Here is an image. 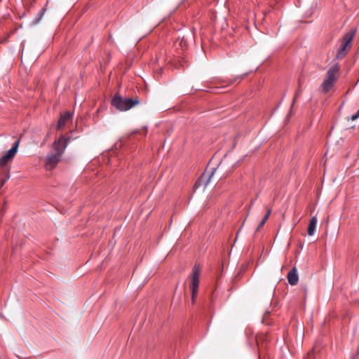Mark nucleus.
I'll list each match as a JSON object with an SVG mask.
<instances>
[{
	"instance_id": "nucleus-1",
	"label": "nucleus",
	"mask_w": 359,
	"mask_h": 359,
	"mask_svg": "<svg viewBox=\"0 0 359 359\" xmlns=\"http://www.w3.org/2000/svg\"><path fill=\"white\" fill-rule=\"evenodd\" d=\"M69 137L60 135L57 140L53 143V148L55 151V154H48L46 157L45 168L47 170L54 169L57 163L60 161L62 155L65 152L69 141Z\"/></svg>"
},
{
	"instance_id": "nucleus-10",
	"label": "nucleus",
	"mask_w": 359,
	"mask_h": 359,
	"mask_svg": "<svg viewBox=\"0 0 359 359\" xmlns=\"http://www.w3.org/2000/svg\"><path fill=\"white\" fill-rule=\"evenodd\" d=\"M318 219L316 217L313 216L311 217L309 227H308V234L309 236H313L315 233L316 225H317Z\"/></svg>"
},
{
	"instance_id": "nucleus-2",
	"label": "nucleus",
	"mask_w": 359,
	"mask_h": 359,
	"mask_svg": "<svg viewBox=\"0 0 359 359\" xmlns=\"http://www.w3.org/2000/svg\"><path fill=\"white\" fill-rule=\"evenodd\" d=\"M340 67L338 63L331 66L323 79L321 88L323 93L326 94L330 91L334 83L337 81L339 75Z\"/></svg>"
},
{
	"instance_id": "nucleus-8",
	"label": "nucleus",
	"mask_w": 359,
	"mask_h": 359,
	"mask_svg": "<svg viewBox=\"0 0 359 359\" xmlns=\"http://www.w3.org/2000/svg\"><path fill=\"white\" fill-rule=\"evenodd\" d=\"M287 280L291 285H295L299 280V276L296 267H293L287 273Z\"/></svg>"
},
{
	"instance_id": "nucleus-22",
	"label": "nucleus",
	"mask_w": 359,
	"mask_h": 359,
	"mask_svg": "<svg viewBox=\"0 0 359 359\" xmlns=\"http://www.w3.org/2000/svg\"><path fill=\"white\" fill-rule=\"evenodd\" d=\"M182 41H180V42L179 43V45L182 46Z\"/></svg>"
},
{
	"instance_id": "nucleus-7",
	"label": "nucleus",
	"mask_w": 359,
	"mask_h": 359,
	"mask_svg": "<svg viewBox=\"0 0 359 359\" xmlns=\"http://www.w3.org/2000/svg\"><path fill=\"white\" fill-rule=\"evenodd\" d=\"M72 116L73 114L69 111H66L64 114H61L57 122V129L60 130L63 128L66 123L72 119Z\"/></svg>"
},
{
	"instance_id": "nucleus-20",
	"label": "nucleus",
	"mask_w": 359,
	"mask_h": 359,
	"mask_svg": "<svg viewBox=\"0 0 359 359\" xmlns=\"http://www.w3.org/2000/svg\"><path fill=\"white\" fill-rule=\"evenodd\" d=\"M138 133H139V132H138V130H136L133 131V132L131 133V135H135V134H137Z\"/></svg>"
},
{
	"instance_id": "nucleus-19",
	"label": "nucleus",
	"mask_w": 359,
	"mask_h": 359,
	"mask_svg": "<svg viewBox=\"0 0 359 359\" xmlns=\"http://www.w3.org/2000/svg\"><path fill=\"white\" fill-rule=\"evenodd\" d=\"M243 77V76H238L233 81H230V83L237 82V81L239 82Z\"/></svg>"
},
{
	"instance_id": "nucleus-9",
	"label": "nucleus",
	"mask_w": 359,
	"mask_h": 359,
	"mask_svg": "<svg viewBox=\"0 0 359 359\" xmlns=\"http://www.w3.org/2000/svg\"><path fill=\"white\" fill-rule=\"evenodd\" d=\"M19 144L20 140L15 142L13 147L8 151H7L6 153H5L4 155L11 161L14 158L15 154L18 151Z\"/></svg>"
},
{
	"instance_id": "nucleus-11",
	"label": "nucleus",
	"mask_w": 359,
	"mask_h": 359,
	"mask_svg": "<svg viewBox=\"0 0 359 359\" xmlns=\"http://www.w3.org/2000/svg\"><path fill=\"white\" fill-rule=\"evenodd\" d=\"M266 213L264 215V217L262 218V219L261 220L260 223L259 224V225L257 228V230H256L257 231H258L261 228H262V226L264 225L266 222L268 220V219L271 213V209L270 208L266 207Z\"/></svg>"
},
{
	"instance_id": "nucleus-4",
	"label": "nucleus",
	"mask_w": 359,
	"mask_h": 359,
	"mask_svg": "<svg viewBox=\"0 0 359 359\" xmlns=\"http://www.w3.org/2000/svg\"><path fill=\"white\" fill-rule=\"evenodd\" d=\"M137 98H123L119 94H115L111 99V104L119 111H127L139 104Z\"/></svg>"
},
{
	"instance_id": "nucleus-15",
	"label": "nucleus",
	"mask_w": 359,
	"mask_h": 359,
	"mask_svg": "<svg viewBox=\"0 0 359 359\" xmlns=\"http://www.w3.org/2000/svg\"><path fill=\"white\" fill-rule=\"evenodd\" d=\"M10 168H8L7 170V175H6V179H2L0 180V189L4 185V184L6 183V180H8L10 177Z\"/></svg>"
},
{
	"instance_id": "nucleus-14",
	"label": "nucleus",
	"mask_w": 359,
	"mask_h": 359,
	"mask_svg": "<svg viewBox=\"0 0 359 359\" xmlns=\"http://www.w3.org/2000/svg\"><path fill=\"white\" fill-rule=\"evenodd\" d=\"M269 311H266L264 314L263 315V317H262V323L266 324V325H269L270 324V321L269 320Z\"/></svg>"
},
{
	"instance_id": "nucleus-3",
	"label": "nucleus",
	"mask_w": 359,
	"mask_h": 359,
	"mask_svg": "<svg viewBox=\"0 0 359 359\" xmlns=\"http://www.w3.org/2000/svg\"><path fill=\"white\" fill-rule=\"evenodd\" d=\"M356 32V28H352L344 34L341 39V43L338 48L335 56L337 60H341L344 58L351 50L352 41L355 36Z\"/></svg>"
},
{
	"instance_id": "nucleus-23",
	"label": "nucleus",
	"mask_w": 359,
	"mask_h": 359,
	"mask_svg": "<svg viewBox=\"0 0 359 359\" xmlns=\"http://www.w3.org/2000/svg\"><path fill=\"white\" fill-rule=\"evenodd\" d=\"M146 134H147V128H145L144 135H146Z\"/></svg>"
},
{
	"instance_id": "nucleus-18",
	"label": "nucleus",
	"mask_w": 359,
	"mask_h": 359,
	"mask_svg": "<svg viewBox=\"0 0 359 359\" xmlns=\"http://www.w3.org/2000/svg\"><path fill=\"white\" fill-rule=\"evenodd\" d=\"M359 118V109L358 110V111H357L355 114H353V115H352V116H351V117L350 118V119H351V121H355V120H356V119H357V118Z\"/></svg>"
},
{
	"instance_id": "nucleus-17",
	"label": "nucleus",
	"mask_w": 359,
	"mask_h": 359,
	"mask_svg": "<svg viewBox=\"0 0 359 359\" xmlns=\"http://www.w3.org/2000/svg\"><path fill=\"white\" fill-rule=\"evenodd\" d=\"M301 93H302V90L300 89H298L296 91V93L294 94V98H293L292 104H294L295 100L297 99L298 97L300 96Z\"/></svg>"
},
{
	"instance_id": "nucleus-16",
	"label": "nucleus",
	"mask_w": 359,
	"mask_h": 359,
	"mask_svg": "<svg viewBox=\"0 0 359 359\" xmlns=\"http://www.w3.org/2000/svg\"><path fill=\"white\" fill-rule=\"evenodd\" d=\"M303 359H316L314 350L309 351L307 355Z\"/></svg>"
},
{
	"instance_id": "nucleus-5",
	"label": "nucleus",
	"mask_w": 359,
	"mask_h": 359,
	"mask_svg": "<svg viewBox=\"0 0 359 359\" xmlns=\"http://www.w3.org/2000/svg\"><path fill=\"white\" fill-rule=\"evenodd\" d=\"M201 272V266L198 264H195L192 269L191 282L190 285V290L191 292V301L193 303L195 302L197 297Z\"/></svg>"
},
{
	"instance_id": "nucleus-21",
	"label": "nucleus",
	"mask_w": 359,
	"mask_h": 359,
	"mask_svg": "<svg viewBox=\"0 0 359 359\" xmlns=\"http://www.w3.org/2000/svg\"><path fill=\"white\" fill-rule=\"evenodd\" d=\"M241 228H240V229H238V232H237V233H236V237L238 236V234L239 233V232L241 231Z\"/></svg>"
},
{
	"instance_id": "nucleus-12",
	"label": "nucleus",
	"mask_w": 359,
	"mask_h": 359,
	"mask_svg": "<svg viewBox=\"0 0 359 359\" xmlns=\"http://www.w3.org/2000/svg\"><path fill=\"white\" fill-rule=\"evenodd\" d=\"M46 11V10L45 8H42L40 10V11L38 13V14L36 15V16L35 17V18L33 20L34 25H36L41 21V20L43 18V17L45 14Z\"/></svg>"
},
{
	"instance_id": "nucleus-13",
	"label": "nucleus",
	"mask_w": 359,
	"mask_h": 359,
	"mask_svg": "<svg viewBox=\"0 0 359 359\" xmlns=\"http://www.w3.org/2000/svg\"><path fill=\"white\" fill-rule=\"evenodd\" d=\"M9 161H11V160H9L7 157L3 155L0 158V169L5 168Z\"/></svg>"
},
{
	"instance_id": "nucleus-6",
	"label": "nucleus",
	"mask_w": 359,
	"mask_h": 359,
	"mask_svg": "<svg viewBox=\"0 0 359 359\" xmlns=\"http://www.w3.org/2000/svg\"><path fill=\"white\" fill-rule=\"evenodd\" d=\"M222 168V163H220L217 168H213L210 172H204L201 176L198 179V180L195 183V187L196 189L200 187L205 188L210 182V179L213 176L214 173L217 171V170Z\"/></svg>"
}]
</instances>
